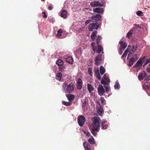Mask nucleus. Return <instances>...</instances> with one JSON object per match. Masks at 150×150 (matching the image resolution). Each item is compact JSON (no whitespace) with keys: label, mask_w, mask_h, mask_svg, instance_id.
Here are the masks:
<instances>
[{"label":"nucleus","mask_w":150,"mask_h":150,"mask_svg":"<svg viewBox=\"0 0 150 150\" xmlns=\"http://www.w3.org/2000/svg\"><path fill=\"white\" fill-rule=\"evenodd\" d=\"M99 120H100V118L97 117H94L91 119L93 128L92 129L91 132L94 136L97 135V132L99 131L100 127Z\"/></svg>","instance_id":"1"},{"label":"nucleus","mask_w":150,"mask_h":150,"mask_svg":"<svg viewBox=\"0 0 150 150\" xmlns=\"http://www.w3.org/2000/svg\"><path fill=\"white\" fill-rule=\"evenodd\" d=\"M95 42H92L91 43V46L94 52H97L98 54H100L101 52L103 53V48L102 46L100 44H98L95 46Z\"/></svg>","instance_id":"2"},{"label":"nucleus","mask_w":150,"mask_h":150,"mask_svg":"<svg viewBox=\"0 0 150 150\" xmlns=\"http://www.w3.org/2000/svg\"><path fill=\"white\" fill-rule=\"evenodd\" d=\"M104 1H102L101 2L99 1V0L97 1H94L90 3L91 6L93 7L99 6L102 7L103 6L104 4Z\"/></svg>","instance_id":"3"},{"label":"nucleus","mask_w":150,"mask_h":150,"mask_svg":"<svg viewBox=\"0 0 150 150\" xmlns=\"http://www.w3.org/2000/svg\"><path fill=\"white\" fill-rule=\"evenodd\" d=\"M138 59V57L137 56V54H134L129 60L128 64L129 66H132Z\"/></svg>","instance_id":"4"},{"label":"nucleus","mask_w":150,"mask_h":150,"mask_svg":"<svg viewBox=\"0 0 150 150\" xmlns=\"http://www.w3.org/2000/svg\"><path fill=\"white\" fill-rule=\"evenodd\" d=\"M86 120L84 117L83 115L78 116L77 119L78 123L80 127L83 126Z\"/></svg>","instance_id":"5"},{"label":"nucleus","mask_w":150,"mask_h":150,"mask_svg":"<svg viewBox=\"0 0 150 150\" xmlns=\"http://www.w3.org/2000/svg\"><path fill=\"white\" fill-rule=\"evenodd\" d=\"M99 25L97 23H91L89 25L88 29L89 31H92L93 30H97L99 28Z\"/></svg>","instance_id":"6"},{"label":"nucleus","mask_w":150,"mask_h":150,"mask_svg":"<svg viewBox=\"0 0 150 150\" xmlns=\"http://www.w3.org/2000/svg\"><path fill=\"white\" fill-rule=\"evenodd\" d=\"M145 57L140 58L137 62L136 64L134 66V68L140 67L141 66L142 63L144 61Z\"/></svg>","instance_id":"7"},{"label":"nucleus","mask_w":150,"mask_h":150,"mask_svg":"<svg viewBox=\"0 0 150 150\" xmlns=\"http://www.w3.org/2000/svg\"><path fill=\"white\" fill-rule=\"evenodd\" d=\"M102 55L98 54L96 57L95 61V64L97 66H99L100 64V62L102 61Z\"/></svg>","instance_id":"8"},{"label":"nucleus","mask_w":150,"mask_h":150,"mask_svg":"<svg viewBox=\"0 0 150 150\" xmlns=\"http://www.w3.org/2000/svg\"><path fill=\"white\" fill-rule=\"evenodd\" d=\"M98 91L99 95L100 96H102L105 92V90L103 87L101 85H99Z\"/></svg>","instance_id":"9"},{"label":"nucleus","mask_w":150,"mask_h":150,"mask_svg":"<svg viewBox=\"0 0 150 150\" xmlns=\"http://www.w3.org/2000/svg\"><path fill=\"white\" fill-rule=\"evenodd\" d=\"M74 89V87L73 84L70 83L67 85L66 91L67 92L70 93L73 91Z\"/></svg>","instance_id":"10"},{"label":"nucleus","mask_w":150,"mask_h":150,"mask_svg":"<svg viewBox=\"0 0 150 150\" xmlns=\"http://www.w3.org/2000/svg\"><path fill=\"white\" fill-rule=\"evenodd\" d=\"M101 18V16L99 14H97L92 16L91 18L92 20H95L96 22L100 21Z\"/></svg>","instance_id":"11"},{"label":"nucleus","mask_w":150,"mask_h":150,"mask_svg":"<svg viewBox=\"0 0 150 150\" xmlns=\"http://www.w3.org/2000/svg\"><path fill=\"white\" fill-rule=\"evenodd\" d=\"M93 11L94 12L100 14H102L104 12V9L102 8L97 7L96 8H94L93 9Z\"/></svg>","instance_id":"12"},{"label":"nucleus","mask_w":150,"mask_h":150,"mask_svg":"<svg viewBox=\"0 0 150 150\" xmlns=\"http://www.w3.org/2000/svg\"><path fill=\"white\" fill-rule=\"evenodd\" d=\"M77 87L78 89H81L82 87V81L81 78H79L77 81Z\"/></svg>","instance_id":"13"},{"label":"nucleus","mask_w":150,"mask_h":150,"mask_svg":"<svg viewBox=\"0 0 150 150\" xmlns=\"http://www.w3.org/2000/svg\"><path fill=\"white\" fill-rule=\"evenodd\" d=\"M119 43L120 45V49L121 50H124L127 47V44L122 41H120Z\"/></svg>","instance_id":"14"},{"label":"nucleus","mask_w":150,"mask_h":150,"mask_svg":"<svg viewBox=\"0 0 150 150\" xmlns=\"http://www.w3.org/2000/svg\"><path fill=\"white\" fill-rule=\"evenodd\" d=\"M146 76V73L145 71H143L139 75L138 78L139 80H143Z\"/></svg>","instance_id":"15"},{"label":"nucleus","mask_w":150,"mask_h":150,"mask_svg":"<svg viewBox=\"0 0 150 150\" xmlns=\"http://www.w3.org/2000/svg\"><path fill=\"white\" fill-rule=\"evenodd\" d=\"M97 114L100 116H101L103 113L104 112V110L103 109V108L102 107L99 106L97 107Z\"/></svg>","instance_id":"16"},{"label":"nucleus","mask_w":150,"mask_h":150,"mask_svg":"<svg viewBox=\"0 0 150 150\" xmlns=\"http://www.w3.org/2000/svg\"><path fill=\"white\" fill-rule=\"evenodd\" d=\"M87 88L90 93H91V95L94 94V93H91V92L93 91L94 88L89 83L87 84Z\"/></svg>","instance_id":"17"},{"label":"nucleus","mask_w":150,"mask_h":150,"mask_svg":"<svg viewBox=\"0 0 150 150\" xmlns=\"http://www.w3.org/2000/svg\"><path fill=\"white\" fill-rule=\"evenodd\" d=\"M110 82V79L108 78H107L105 79H102L101 81V83L102 84L108 85V83Z\"/></svg>","instance_id":"18"},{"label":"nucleus","mask_w":150,"mask_h":150,"mask_svg":"<svg viewBox=\"0 0 150 150\" xmlns=\"http://www.w3.org/2000/svg\"><path fill=\"white\" fill-rule=\"evenodd\" d=\"M83 145L85 150H90V146L87 142H84Z\"/></svg>","instance_id":"19"},{"label":"nucleus","mask_w":150,"mask_h":150,"mask_svg":"<svg viewBox=\"0 0 150 150\" xmlns=\"http://www.w3.org/2000/svg\"><path fill=\"white\" fill-rule=\"evenodd\" d=\"M67 11L63 10L61 12L60 16L64 18H65L67 17Z\"/></svg>","instance_id":"20"},{"label":"nucleus","mask_w":150,"mask_h":150,"mask_svg":"<svg viewBox=\"0 0 150 150\" xmlns=\"http://www.w3.org/2000/svg\"><path fill=\"white\" fill-rule=\"evenodd\" d=\"M66 61L67 62L72 64L73 61V59L70 57H68L66 59Z\"/></svg>","instance_id":"21"},{"label":"nucleus","mask_w":150,"mask_h":150,"mask_svg":"<svg viewBox=\"0 0 150 150\" xmlns=\"http://www.w3.org/2000/svg\"><path fill=\"white\" fill-rule=\"evenodd\" d=\"M95 75L96 76V77L99 80H100L101 79L100 76V75L99 73V71L98 69L96 70L95 71Z\"/></svg>","instance_id":"22"},{"label":"nucleus","mask_w":150,"mask_h":150,"mask_svg":"<svg viewBox=\"0 0 150 150\" xmlns=\"http://www.w3.org/2000/svg\"><path fill=\"white\" fill-rule=\"evenodd\" d=\"M144 87L146 89H150V82H148L145 83Z\"/></svg>","instance_id":"23"},{"label":"nucleus","mask_w":150,"mask_h":150,"mask_svg":"<svg viewBox=\"0 0 150 150\" xmlns=\"http://www.w3.org/2000/svg\"><path fill=\"white\" fill-rule=\"evenodd\" d=\"M62 74L61 73L59 72L56 74V79L57 80L60 81L62 78Z\"/></svg>","instance_id":"24"},{"label":"nucleus","mask_w":150,"mask_h":150,"mask_svg":"<svg viewBox=\"0 0 150 150\" xmlns=\"http://www.w3.org/2000/svg\"><path fill=\"white\" fill-rule=\"evenodd\" d=\"M88 141L91 144L93 145L95 144L94 139L92 136L88 139Z\"/></svg>","instance_id":"25"},{"label":"nucleus","mask_w":150,"mask_h":150,"mask_svg":"<svg viewBox=\"0 0 150 150\" xmlns=\"http://www.w3.org/2000/svg\"><path fill=\"white\" fill-rule=\"evenodd\" d=\"M67 97L69 100H72L74 98V96L73 95L69 94L67 96Z\"/></svg>","instance_id":"26"},{"label":"nucleus","mask_w":150,"mask_h":150,"mask_svg":"<svg viewBox=\"0 0 150 150\" xmlns=\"http://www.w3.org/2000/svg\"><path fill=\"white\" fill-rule=\"evenodd\" d=\"M56 64L59 66H62L64 64L63 61L60 59L58 60Z\"/></svg>","instance_id":"27"},{"label":"nucleus","mask_w":150,"mask_h":150,"mask_svg":"<svg viewBox=\"0 0 150 150\" xmlns=\"http://www.w3.org/2000/svg\"><path fill=\"white\" fill-rule=\"evenodd\" d=\"M102 39V37H101L100 35H98L97 37L96 38V44H100V43H101V40Z\"/></svg>","instance_id":"28"},{"label":"nucleus","mask_w":150,"mask_h":150,"mask_svg":"<svg viewBox=\"0 0 150 150\" xmlns=\"http://www.w3.org/2000/svg\"><path fill=\"white\" fill-rule=\"evenodd\" d=\"M133 30H131L130 31L128 32L127 33L126 37V38H130L132 35Z\"/></svg>","instance_id":"29"},{"label":"nucleus","mask_w":150,"mask_h":150,"mask_svg":"<svg viewBox=\"0 0 150 150\" xmlns=\"http://www.w3.org/2000/svg\"><path fill=\"white\" fill-rule=\"evenodd\" d=\"M100 72L101 75H103L105 72V69L102 66H100Z\"/></svg>","instance_id":"30"},{"label":"nucleus","mask_w":150,"mask_h":150,"mask_svg":"<svg viewBox=\"0 0 150 150\" xmlns=\"http://www.w3.org/2000/svg\"><path fill=\"white\" fill-rule=\"evenodd\" d=\"M57 33L56 35L57 36L60 37L62 35V33L63 32L62 30L61 29H59L57 31Z\"/></svg>","instance_id":"31"},{"label":"nucleus","mask_w":150,"mask_h":150,"mask_svg":"<svg viewBox=\"0 0 150 150\" xmlns=\"http://www.w3.org/2000/svg\"><path fill=\"white\" fill-rule=\"evenodd\" d=\"M62 103L64 105L69 106L70 105H71L72 104V102H67L65 101H63L62 102Z\"/></svg>","instance_id":"32"},{"label":"nucleus","mask_w":150,"mask_h":150,"mask_svg":"<svg viewBox=\"0 0 150 150\" xmlns=\"http://www.w3.org/2000/svg\"><path fill=\"white\" fill-rule=\"evenodd\" d=\"M100 101L101 103L103 105H105L106 104L105 100L103 97H101L100 98Z\"/></svg>","instance_id":"33"},{"label":"nucleus","mask_w":150,"mask_h":150,"mask_svg":"<svg viewBox=\"0 0 150 150\" xmlns=\"http://www.w3.org/2000/svg\"><path fill=\"white\" fill-rule=\"evenodd\" d=\"M101 126H102V129H106L108 127V125L105 124L103 125H101Z\"/></svg>","instance_id":"34"},{"label":"nucleus","mask_w":150,"mask_h":150,"mask_svg":"<svg viewBox=\"0 0 150 150\" xmlns=\"http://www.w3.org/2000/svg\"><path fill=\"white\" fill-rule=\"evenodd\" d=\"M115 89H119L120 87V85L118 82H116L114 86Z\"/></svg>","instance_id":"35"},{"label":"nucleus","mask_w":150,"mask_h":150,"mask_svg":"<svg viewBox=\"0 0 150 150\" xmlns=\"http://www.w3.org/2000/svg\"><path fill=\"white\" fill-rule=\"evenodd\" d=\"M104 87L105 88V91L106 93L108 92L110 89V87L109 86H104Z\"/></svg>","instance_id":"36"},{"label":"nucleus","mask_w":150,"mask_h":150,"mask_svg":"<svg viewBox=\"0 0 150 150\" xmlns=\"http://www.w3.org/2000/svg\"><path fill=\"white\" fill-rule=\"evenodd\" d=\"M92 67H90L88 69V72L90 75L91 76H92Z\"/></svg>","instance_id":"37"},{"label":"nucleus","mask_w":150,"mask_h":150,"mask_svg":"<svg viewBox=\"0 0 150 150\" xmlns=\"http://www.w3.org/2000/svg\"><path fill=\"white\" fill-rule=\"evenodd\" d=\"M84 134H85L87 136H90V132L87 131H85L83 130Z\"/></svg>","instance_id":"38"},{"label":"nucleus","mask_w":150,"mask_h":150,"mask_svg":"<svg viewBox=\"0 0 150 150\" xmlns=\"http://www.w3.org/2000/svg\"><path fill=\"white\" fill-rule=\"evenodd\" d=\"M142 13L143 12L140 11H137L136 12L137 15L139 16H141V14H142Z\"/></svg>","instance_id":"39"},{"label":"nucleus","mask_w":150,"mask_h":150,"mask_svg":"<svg viewBox=\"0 0 150 150\" xmlns=\"http://www.w3.org/2000/svg\"><path fill=\"white\" fill-rule=\"evenodd\" d=\"M58 69L59 71H62L64 70V67L62 66L59 67Z\"/></svg>","instance_id":"40"},{"label":"nucleus","mask_w":150,"mask_h":150,"mask_svg":"<svg viewBox=\"0 0 150 150\" xmlns=\"http://www.w3.org/2000/svg\"><path fill=\"white\" fill-rule=\"evenodd\" d=\"M138 45H134L132 47V48L134 49V51H136Z\"/></svg>","instance_id":"41"},{"label":"nucleus","mask_w":150,"mask_h":150,"mask_svg":"<svg viewBox=\"0 0 150 150\" xmlns=\"http://www.w3.org/2000/svg\"><path fill=\"white\" fill-rule=\"evenodd\" d=\"M131 47V46L130 45H128V48L127 49L125 50V53H127V54L128 52H129V50L128 49V48H129V49Z\"/></svg>","instance_id":"42"},{"label":"nucleus","mask_w":150,"mask_h":150,"mask_svg":"<svg viewBox=\"0 0 150 150\" xmlns=\"http://www.w3.org/2000/svg\"><path fill=\"white\" fill-rule=\"evenodd\" d=\"M131 47V46L130 45H128V48L127 49L125 50V53H127V54L128 52H129V50L128 49V48H129V49Z\"/></svg>","instance_id":"43"},{"label":"nucleus","mask_w":150,"mask_h":150,"mask_svg":"<svg viewBox=\"0 0 150 150\" xmlns=\"http://www.w3.org/2000/svg\"><path fill=\"white\" fill-rule=\"evenodd\" d=\"M92 21V20H86L85 23V25H86L87 24H88L89 23H90Z\"/></svg>","instance_id":"44"},{"label":"nucleus","mask_w":150,"mask_h":150,"mask_svg":"<svg viewBox=\"0 0 150 150\" xmlns=\"http://www.w3.org/2000/svg\"><path fill=\"white\" fill-rule=\"evenodd\" d=\"M97 33V31H94L92 33L91 35H92L93 36H96V34Z\"/></svg>","instance_id":"45"},{"label":"nucleus","mask_w":150,"mask_h":150,"mask_svg":"<svg viewBox=\"0 0 150 150\" xmlns=\"http://www.w3.org/2000/svg\"><path fill=\"white\" fill-rule=\"evenodd\" d=\"M134 53L133 51H130V50L128 54V57H129L130 55H131L132 54H133Z\"/></svg>","instance_id":"46"},{"label":"nucleus","mask_w":150,"mask_h":150,"mask_svg":"<svg viewBox=\"0 0 150 150\" xmlns=\"http://www.w3.org/2000/svg\"><path fill=\"white\" fill-rule=\"evenodd\" d=\"M42 13L44 14V15L43 16V17L45 18H46L47 17V16L46 14V12L45 11L43 12Z\"/></svg>","instance_id":"47"},{"label":"nucleus","mask_w":150,"mask_h":150,"mask_svg":"<svg viewBox=\"0 0 150 150\" xmlns=\"http://www.w3.org/2000/svg\"><path fill=\"white\" fill-rule=\"evenodd\" d=\"M150 62V60L149 59H147L146 60V62L144 64V65L147 64Z\"/></svg>","instance_id":"48"},{"label":"nucleus","mask_w":150,"mask_h":150,"mask_svg":"<svg viewBox=\"0 0 150 150\" xmlns=\"http://www.w3.org/2000/svg\"><path fill=\"white\" fill-rule=\"evenodd\" d=\"M147 71L149 72H150V64L149 65L148 67L146 69Z\"/></svg>","instance_id":"49"},{"label":"nucleus","mask_w":150,"mask_h":150,"mask_svg":"<svg viewBox=\"0 0 150 150\" xmlns=\"http://www.w3.org/2000/svg\"><path fill=\"white\" fill-rule=\"evenodd\" d=\"M127 54L125 53V52H124V54L122 55L121 57L125 58L126 57Z\"/></svg>","instance_id":"50"},{"label":"nucleus","mask_w":150,"mask_h":150,"mask_svg":"<svg viewBox=\"0 0 150 150\" xmlns=\"http://www.w3.org/2000/svg\"><path fill=\"white\" fill-rule=\"evenodd\" d=\"M96 37V36H93L92 35H91V39L93 40V41H94V40H95Z\"/></svg>","instance_id":"51"},{"label":"nucleus","mask_w":150,"mask_h":150,"mask_svg":"<svg viewBox=\"0 0 150 150\" xmlns=\"http://www.w3.org/2000/svg\"><path fill=\"white\" fill-rule=\"evenodd\" d=\"M47 8L50 10H51L53 9V7L52 6H49Z\"/></svg>","instance_id":"52"},{"label":"nucleus","mask_w":150,"mask_h":150,"mask_svg":"<svg viewBox=\"0 0 150 150\" xmlns=\"http://www.w3.org/2000/svg\"><path fill=\"white\" fill-rule=\"evenodd\" d=\"M134 25L136 26L137 28L140 29L141 28L139 26V24H135Z\"/></svg>","instance_id":"53"},{"label":"nucleus","mask_w":150,"mask_h":150,"mask_svg":"<svg viewBox=\"0 0 150 150\" xmlns=\"http://www.w3.org/2000/svg\"><path fill=\"white\" fill-rule=\"evenodd\" d=\"M87 102L86 101H85L83 103L82 106H85Z\"/></svg>","instance_id":"54"},{"label":"nucleus","mask_w":150,"mask_h":150,"mask_svg":"<svg viewBox=\"0 0 150 150\" xmlns=\"http://www.w3.org/2000/svg\"><path fill=\"white\" fill-rule=\"evenodd\" d=\"M106 121H105V120H103L101 122V125H103L104 124H105V122H106Z\"/></svg>","instance_id":"55"},{"label":"nucleus","mask_w":150,"mask_h":150,"mask_svg":"<svg viewBox=\"0 0 150 150\" xmlns=\"http://www.w3.org/2000/svg\"><path fill=\"white\" fill-rule=\"evenodd\" d=\"M146 80H150V75L146 79Z\"/></svg>","instance_id":"56"},{"label":"nucleus","mask_w":150,"mask_h":150,"mask_svg":"<svg viewBox=\"0 0 150 150\" xmlns=\"http://www.w3.org/2000/svg\"><path fill=\"white\" fill-rule=\"evenodd\" d=\"M107 78L106 77V74H104L103 76V79H105L106 78Z\"/></svg>","instance_id":"57"},{"label":"nucleus","mask_w":150,"mask_h":150,"mask_svg":"<svg viewBox=\"0 0 150 150\" xmlns=\"http://www.w3.org/2000/svg\"><path fill=\"white\" fill-rule=\"evenodd\" d=\"M130 51H133L134 52V53L135 51H134V49H133L132 48V49L131 50H130Z\"/></svg>","instance_id":"58"},{"label":"nucleus","mask_w":150,"mask_h":150,"mask_svg":"<svg viewBox=\"0 0 150 150\" xmlns=\"http://www.w3.org/2000/svg\"><path fill=\"white\" fill-rule=\"evenodd\" d=\"M63 85H64V86H66L67 85V84L66 83H64L63 84Z\"/></svg>","instance_id":"59"},{"label":"nucleus","mask_w":150,"mask_h":150,"mask_svg":"<svg viewBox=\"0 0 150 150\" xmlns=\"http://www.w3.org/2000/svg\"><path fill=\"white\" fill-rule=\"evenodd\" d=\"M120 54H122V53H121V52H120Z\"/></svg>","instance_id":"60"},{"label":"nucleus","mask_w":150,"mask_h":150,"mask_svg":"<svg viewBox=\"0 0 150 150\" xmlns=\"http://www.w3.org/2000/svg\"><path fill=\"white\" fill-rule=\"evenodd\" d=\"M120 54H122V53H121V52H120Z\"/></svg>","instance_id":"61"},{"label":"nucleus","mask_w":150,"mask_h":150,"mask_svg":"<svg viewBox=\"0 0 150 150\" xmlns=\"http://www.w3.org/2000/svg\"><path fill=\"white\" fill-rule=\"evenodd\" d=\"M100 1V0H99Z\"/></svg>","instance_id":"62"}]
</instances>
